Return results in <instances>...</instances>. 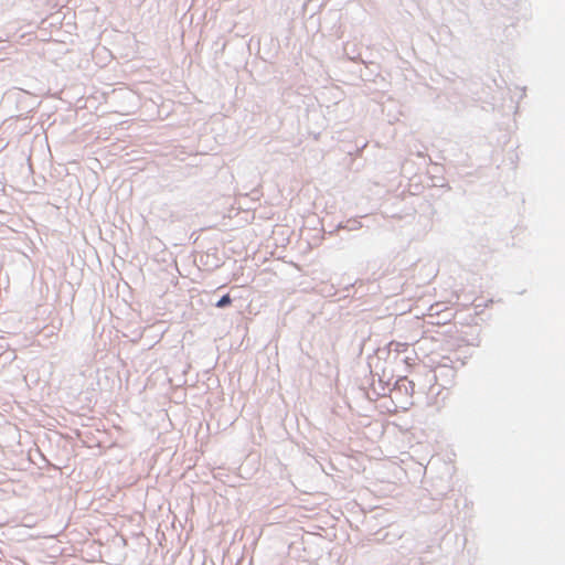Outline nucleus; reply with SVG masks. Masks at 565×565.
Wrapping results in <instances>:
<instances>
[{
  "mask_svg": "<svg viewBox=\"0 0 565 565\" xmlns=\"http://www.w3.org/2000/svg\"><path fill=\"white\" fill-rule=\"evenodd\" d=\"M232 302V299L228 295H225L223 296L217 302H216V307L218 308H223V307H226L228 305H231Z\"/></svg>",
  "mask_w": 565,
  "mask_h": 565,
  "instance_id": "nucleus-1",
  "label": "nucleus"
}]
</instances>
